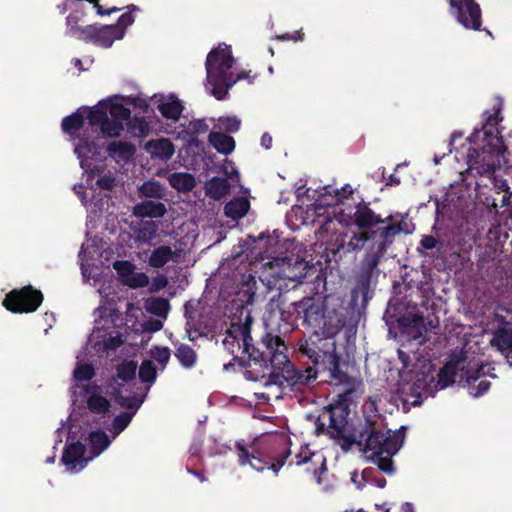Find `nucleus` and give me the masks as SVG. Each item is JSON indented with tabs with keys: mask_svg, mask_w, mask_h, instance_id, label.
<instances>
[{
	"mask_svg": "<svg viewBox=\"0 0 512 512\" xmlns=\"http://www.w3.org/2000/svg\"><path fill=\"white\" fill-rule=\"evenodd\" d=\"M140 192L146 197L161 198L164 195V188L158 181L150 180L141 186Z\"/></svg>",
	"mask_w": 512,
	"mask_h": 512,
	"instance_id": "obj_35",
	"label": "nucleus"
},
{
	"mask_svg": "<svg viewBox=\"0 0 512 512\" xmlns=\"http://www.w3.org/2000/svg\"><path fill=\"white\" fill-rule=\"evenodd\" d=\"M263 343L266 345L270 354V363L273 368L272 377L275 382L283 383V381L291 384H308L316 379L317 371L309 367L305 371L296 370L290 363L286 351V345L278 336L268 335L264 338Z\"/></svg>",
	"mask_w": 512,
	"mask_h": 512,
	"instance_id": "obj_9",
	"label": "nucleus"
},
{
	"mask_svg": "<svg viewBox=\"0 0 512 512\" xmlns=\"http://www.w3.org/2000/svg\"><path fill=\"white\" fill-rule=\"evenodd\" d=\"M152 101L167 119L176 121L183 111L182 104L174 95H154Z\"/></svg>",
	"mask_w": 512,
	"mask_h": 512,
	"instance_id": "obj_20",
	"label": "nucleus"
},
{
	"mask_svg": "<svg viewBox=\"0 0 512 512\" xmlns=\"http://www.w3.org/2000/svg\"><path fill=\"white\" fill-rule=\"evenodd\" d=\"M309 317H310V316H309V312H308V311H306V312H305V319H306V320H309Z\"/></svg>",
	"mask_w": 512,
	"mask_h": 512,
	"instance_id": "obj_53",
	"label": "nucleus"
},
{
	"mask_svg": "<svg viewBox=\"0 0 512 512\" xmlns=\"http://www.w3.org/2000/svg\"><path fill=\"white\" fill-rule=\"evenodd\" d=\"M238 460L241 466L249 465L253 470L257 472H263L266 468L270 469L277 475L278 471L284 465V461L288 454L279 458L276 462L269 464L263 459L259 452L249 451L242 444H237Z\"/></svg>",
	"mask_w": 512,
	"mask_h": 512,
	"instance_id": "obj_15",
	"label": "nucleus"
},
{
	"mask_svg": "<svg viewBox=\"0 0 512 512\" xmlns=\"http://www.w3.org/2000/svg\"><path fill=\"white\" fill-rule=\"evenodd\" d=\"M436 239L432 236H425L422 241H421V244L422 246L425 248V249H432L436 246Z\"/></svg>",
	"mask_w": 512,
	"mask_h": 512,
	"instance_id": "obj_45",
	"label": "nucleus"
},
{
	"mask_svg": "<svg viewBox=\"0 0 512 512\" xmlns=\"http://www.w3.org/2000/svg\"><path fill=\"white\" fill-rule=\"evenodd\" d=\"M162 327L163 323L161 320H150L143 325L144 330L151 332L159 331Z\"/></svg>",
	"mask_w": 512,
	"mask_h": 512,
	"instance_id": "obj_44",
	"label": "nucleus"
},
{
	"mask_svg": "<svg viewBox=\"0 0 512 512\" xmlns=\"http://www.w3.org/2000/svg\"><path fill=\"white\" fill-rule=\"evenodd\" d=\"M129 12L122 14L117 23L113 25L114 27L120 28L122 32L125 34L126 28L131 26L134 23V17L132 15L133 11H139V8L135 5L128 6Z\"/></svg>",
	"mask_w": 512,
	"mask_h": 512,
	"instance_id": "obj_41",
	"label": "nucleus"
},
{
	"mask_svg": "<svg viewBox=\"0 0 512 512\" xmlns=\"http://www.w3.org/2000/svg\"><path fill=\"white\" fill-rule=\"evenodd\" d=\"M42 301L41 291L26 286L9 292L3 300V306L13 313H31L37 310Z\"/></svg>",
	"mask_w": 512,
	"mask_h": 512,
	"instance_id": "obj_12",
	"label": "nucleus"
},
{
	"mask_svg": "<svg viewBox=\"0 0 512 512\" xmlns=\"http://www.w3.org/2000/svg\"><path fill=\"white\" fill-rule=\"evenodd\" d=\"M199 478H200L201 481L205 480L204 477H202V476H199Z\"/></svg>",
	"mask_w": 512,
	"mask_h": 512,
	"instance_id": "obj_59",
	"label": "nucleus"
},
{
	"mask_svg": "<svg viewBox=\"0 0 512 512\" xmlns=\"http://www.w3.org/2000/svg\"><path fill=\"white\" fill-rule=\"evenodd\" d=\"M131 104H134L133 97L114 95L93 107H80L62 121V129L73 144L85 182V185H75L73 190L92 214L102 211L106 193L116 186L115 174L104 171L106 155L117 163L128 162L135 154V147L123 141H112L105 145L99 136L91 137L89 131L97 128L105 137H120L130 119L131 112L127 105Z\"/></svg>",
	"mask_w": 512,
	"mask_h": 512,
	"instance_id": "obj_1",
	"label": "nucleus"
},
{
	"mask_svg": "<svg viewBox=\"0 0 512 512\" xmlns=\"http://www.w3.org/2000/svg\"><path fill=\"white\" fill-rule=\"evenodd\" d=\"M180 253L181 251L176 245H160L151 251L147 259V263L150 267L162 268L170 263H178Z\"/></svg>",
	"mask_w": 512,
	"mask_h": 512,
	"instance_id": "obj_18",
	"label": "nucleus"
},
{
	"mask_svg": "<svg viewBox=\"0 0 512 512\" xmlns=\"http://www.w3.org/2000/svg\"><path fill=\"white\" fill-rule=\"evenodd\" d=\"M224 173L232 180H239L238 171L234 168L233 164L229 161H226L223 166Z\"/></svg>",
	"mask_w": 512,
	"mask_h": 512,
	"instance_id": "obj_43",
	"label": "nucleus"
},
{
	"mask_svg": "<svg viewBox=\"0 0 512 512\" xmlns=\"http://www.w3.org/2000/svg\"><path fill=\"white\" fill-rule=\"evenodd\" d=\"M450 12L466 29L479 30L481 11L474 0H449Z\"/></svg>",
	"mask_w": 512,
	"mask_h": 512,
	"instance_id": "obj_13",
	"label": "nucleus"
},
{
	"mask_svg": "<svg viewBox=\"0 0 512 512\" xmlns=\"http://www.w3.org/2000/svg\"><path fill=\"white\" fill-rule=\"evenodd\" d=\"M78 395H82L83 401L89 413L95 416L102 424L108 422L113 414L112 397L118 396L120 404L129 409H138L144 401V396L127 398L120 395V392L109 384L107 386L95 383L86 384Z\"/></svg>",
	"mask_w": 512,
	"mask_h": 512,
	"instance_id": "obj_8",
	"label": "nucleus"
},
{
	"mask_svg": "<svg viewBox=\"0 0 512 512\" xmlns=\"http://www.w3.org/2000/svg\"><path fill=\"white\" fill-rule=\"evenodd\" d=\"M406 165H407L406 163L398 164V165H397V167H396V169H398V168H400V167H402V166H406Z\"/></svg>",
	"mask_w": 512,
	"mask_h": 512,
	"instance_id": "obj_54",
	"label": "nucleus"
},
{
	"mask_svg": "<svg viewBox=\"0 0 512 512\" xmlns=\"http://www.w3.org/2000/svg\"><path fill=\"white\" fill-rule=\"evenodd\" d=\"M228 335L231 336L234 340H236L239 344V347H243L244 351H249V345L251 341L250 330L247 323L239 326H232L230 330H228Z\"/></svg>",
	"mask_w": 512,
	"mask_h": 512,
	"instance_id": "obj_30",
	"label": "nucleus"
},
{
	"mask_svg": "<svg viewBox=\"0 0 512 512\" xmlns=\"http://www.w3.org/2000/svg\"><path fill=\"white\" fill-rule=\"evenodd\" d=\"M353 240H357L358 242H365L367 240V237L365 235H354L351 242L349 243V246L353 245Z\"/></svg>",
	"mask_w": 512,
	"mask_h": 512,
	"instance_id": "obj_48",
	"label": "nucleus"
},
{
	"mask_svg": "<svg viewBox=\"0 0 512 512\" xmlns=\"http://www.w3.org/2000/svg\"><path fill=\"white\" fill-rule=\"evenodd\" d=\"M150 356V360L157 363L159 370H164L170 358V351L166 347H155L150 351Z\"/></svg>",
	"mask_w": 512,
	"mask_h": 512,
	"instance_id": "obj_37",
	"label": "nucleus"
},
{
	"mask_svg": "<svg viewBox=\"0 0 512 512\" xmlns=\"http://www.w3.org/2000/svg\"><path fill=\"white\" fill-rule=\"evenodd\" d=\"M487 367L480 359L469 353L467 349L454 351L448 362L440 369L435 379V364L429 358H419L414 364L415 385L427 394L444 389L453 384L456 379L464 383L468 393L478 398L490 388L484 369Z\"/></svg>",
	"mask_w": 512,
	"mask_h": 512,
	"instance_id": "obj_2",
	"label": "nucleus"
},
{
	"mask_svg": "<svg viewBox=\"0 0 512 512\" xmlns=\"http://www.w3.org/2000/svg\"><path fill=\"white\" fill-rule=\"evenodd\" d=\"M284 266L282 272L277 276L281 279H288L294 282H300V280L304 277V273L302 272L305 269V265L303 262H285L282 261Z\"/></svg>",
	"mask_w": 512,
	"mask_h": 512,
	"instance_id": "obj_28",
	"label": "nucleus"
},
{
	"mask_svg": "<svg viewBox=\"0 0 512 512\" xmlns=\"http://www.w3.org/2000/svg\"><path fill=\"white\" fill-rule=\"evenodd\" d=\"M295 465H308L306 471L318 477L326 470V459L320 452H312L308 446H302L295 455Z\"/></svg>",
	"mask_w": 512,
	"mask_h": 512,
	"instance_id": "obj_17",
	"label": "nucleus"
},
{
	"mask_svg": "<svg viewBox=\"0 0 512 512\" xmlns=\"http://www.w3.org/2000/svg\"><path fill=\"white\" fill-rule=\"evenodd\" d=\"M165 206L162 203L145 201L134 207V214L139 217L158 218L164 215Z\"/></svg>",
	"mask_w": 512,
	"mask_h": 512,
	"instance_id": "obj_25",
	"label": "nucleus"
},
{
	"mask_svg": "<svg viewBox=\"0 0 512 512\" xmlns=\"http://www.w3.org/2000/svg\"><path fill=\"white\" fill-rule=\"evenodd\" d=\"M54 461H55V456H53V457H49V458H47V460H46V462H47V463H54Z\"/></svg>",
	"mask_w": 512,
	"mask_h": 512,
	"instance_id": "obj_51",
	"label": "nucleus"
},
{
	"mask_svg": "<svg viewBox=\"0 0 512 512\" xmlns=\"http://www.w3.org/2000/svg\"><path fill=\"white\" fill-rule=\"evenodd\" d=\"M144 307L147 312L162 318H166L169 311V303L163 298H149Z\"/></svg>",
	"mask_w": 512,
	"mask_h": 512,
	"instance_id": "obj_31",
	"label": "nucleus"
},
{
	"mask_svg": "<svg viewBox=\"0 0 512 512\" xmlns=\"http://www.w3.org/2000/svg\"><path fill=\"white\" fill-rule=\"evenodd\" d=\"M352 188L345 185L338 188L330 186L324 187L313 208V221H317L320 225H327L332 218L344 226L355 224L360 229H366L379 223V218L369 208L359 206L357 208L344 207L343 201L352 194Z\"/></svg>",
	"mask_w": 512,
	"mask_h": 512,
	"instance_id": "obj_6",
	"label": "nucleus"
},
{
	"mask_svg": "<svg viewBox=\"0 0 512 512\" xmlns=\"http://www.w3.org/2000/svg\"><path fill=\"white\" fill-rule=\"evenodd\" d=\"M344 410L337 406L323 412L321 419L329 420V428L335 430L338 437L347 443H356L365 457L375 463L380 470L393 472L392 457L404 443V432L385 430L380 419L368 421L365 427L350 429L343 417Z\"/></svg>",
	"mask_w": 512,
	"mask_h": 512,
	"instance_id": "obj_3",
	"label": "nucleus"
},
{
	"mask_svg": "<svg viewBox=\"0 0 512 512\" xmlns=\"http://www.w3.org/2000/svg\"><path fill=\"white\" fill-rule=\"evenodd\" d=\"M176 357L180 363L187 368L192 367L196 362L194 351L186 345H182L177 349Z\"/></svg>",
	"mask_w": 512,
	"mask_h": 512,
	"instance_id": "obj_38",
	"label": "nucleus"
},
{
	"mask_svg": "<svg viewBox=\"0 0 512 512\" xmlns=\"http://www.w3.org/2000/svg\"><path fill=\"white\" fill-rule=\"evenodd\" d=\"M146 152L153 159L161 161L169 160L175 152V148L169 139H153L145 144Z\"/></svg>",
	"mask_w": 512,
	"mask_h": 512,
	"instance_id": "obj_21",
	"label": "nucleus"
},
{
	"mask_svg": "<svg viewBox=\"0 0 512 512\" xmlns=\"http://www.w3.org/2000/svg\"><path fill=\"white\" fill-rule=\"evenodd\" d=\"M133 413H122L116 416L112 422L111 439H115L131 422Z\"/></svg>",
	"mask_w": 512,
	"mask_h": 512,
	"instance_id": "obj_32",
	"label": "nucleus"
},
{
	"mask_svg": "<svg viewBox=\"0 0 512 512\" xmlns=\"http://www.w3.org/2000/svg\"><path fill=\"white\" fill-rule=\"evenodd\" d=\"M490 344L508 358L512 351V330L506 328L497 330L490 340Z\"/></svg>",
	"mask_w": 512,
	"mask_h": 512,
	"instance_id": "obj_23",
	"label": "nucleus"
},
{
	"mask_svg": "<svg viewBox=\"0 0 512 512\" xmlns=\"http://www.w3.org/2000/svg\"><path fill=\"white\" fill-rule=\"evenodd\" d=\"M159 368L153 364L152 360H144L139 369V377L142 382L150 385L155 381Z\"/></svg>",
	"mask_w": 512,
	"mask_h": 512,
	"instance_id": "obj_33",
	"label": "nucleus"
},
{
	"mask_svg": "<svg viewBox=\"0 0 512 512\" xmlns=\"http://www.w3.org/2000/svg\"><path fill=\"white\" fill-rule=\"evenodd\" d=\"M241 122L240 120L235 116H226V117H220L218 119L217 127L219 129H224L228 132H237L240 129Z\"/></svg>",
	"mask_w": 512,
	"mask_h": 512,
	"instance_id": "obj_40",
	"label": "nucleus"
},
{
	"mask_svg": "<svg viewBox=\"0 0 512 512\" xmlns=\"http://www.w3.org/2000/svg\"><path fill=\"white\" fill-rule=\"evenodd\" d=\"M269 72H270V73H272V72H273V68H272V67H270V68H269Z\"/></svg>",
	"mask_w": 512,
	"mask_h": 512,
	"instance_id": "obj_58",
	"label": "nucleus"
},
{
	"mask_svg": "<svg viewBox=\"0 0 512 512\" xmlns=\"http://www.w3.org/2000/svg\"><path fill=\"white\" fill-rule=\"evenodd\" d=\"M205 191L211 198L219 200L228 193L229 185L225 179L216 177L206 183Z\"/></svg>",
	"mask_w": 512,
	"mask_h": 512,
	"instance_id": "obj_29",
	"label": "nucleus"
},
{
	"mask_svg": "<svg viewBox=\"0 0 512 512\" xmlns=\"http://www.w3.org/2000/svg\"><path fill=\"white\" fill-rule=\"evenodd\" d=\"M400 183V179L395 175H390L388 180V185H398Z\"/></svg>",
	"mask_w": 512,
	"mask_h": 512,
	"instance_id": "obj_49",
	"label": "nucleus"
},
{
	"mask_svg": "<svg viewBox=\"0 0 512 512\" xmlns=\"http://www.w3.org/2000/svg\"><path fill=\"white\" fill-rule=\"evenodd\" d=\"M99 293L103 301L94 312V328L85 348L76 357L77 362L73 371L74 384L71 388L72 396L75 398L85 386H80L78 382L88 381L95 374L94 367L86 359L87 355L89 354L91 357H108L123 344L122 334L118 330L120 318L117 313L115 300L106 299L108 293L102 288H99Z\"/></svg>",
	"mask_w": 512,
	"mask_h": 512,
	"instance_id": "obj_4",
	"label": "nucleus"
},
{
	"mask_svg": "<svg viewBox=\"0 0 512 512\" xmlns=\"http://www.w3.org/2000/svg\"><path fill=\"white\" fill-rule=\"evenodd\" d=\"M73 64L75 65V67L80 68V66H81V61H80L79 59H74V60H73Z\"/></svg>",
	"mask_w": 512,
	"mask_h": 512,
	"instance_id": "obj_50",
	"label": "nucleus"
},
{
	"mask_svg": "<svg viewBox=\"0 0 512 512\" xmlns=\"http://www.w3.org/2000/svg\"><path fill=\"white\" fill-rule=\"evenodd\" d=\"M291 39H293V40H295V41H296V40H298L299 38H298V37H292Z\"/></svg>",
	"mask_w": 512,
	"mask_h": 512,
	"instance_id": "obj_57",
	"label": "nucleus"
},
{
	"mask_svg": "<svg viewBox=\"0 0 512 512\" xmlns=\"http://www.w3.org/2000/svg\"><path fill=\"white\" fill-rule=\"evenodd\" d=\"M208 128L203 120L190 121L186 126L181 124V130L177 133V138L189 146L197 145V136L206 133Z\"/></svg>",
	"mask_w": 512,
	"mask_h": 512,
	"instance_id": "obj_22",
	"label": "nucleus"
},
{
	"mask_svg": "<svg viewBox=\"0 0 512 512\" xmlns=\"http://www.w3.org/2000/svg\"><path fill=\"white\" fill-rule=\"evenodd\" d=\"M228 341H229V340H228V337H226V338L224 339V343L226 344Z\"/></svg>",
	"mask_w": 512,
	"mask_h": 512,
	"instance_id": "obj_56",
	"label": "nucleus"
},
{
	"mask_svg": "<svg viewBox=\"0 0 512 512\" xmlns=\"http://www.w3.org/2000/svg\"><path fill=\"white\" fill-rule=\"evenodd\" d=\"M170 185L178 191H190L195 186V179L189 173H173L168 178Z\"/></svg>",
	"mask_w": 512,
	"mask_h": 512,
	"instance_id": "obj_27",
	"label": "nucleus"
},
{
	"mask_svg": "<svg viewBox=\"0 0 512 512\" xmlns=\"http://www.w3.org/2000/svg\"><path fill=\"white\" fill-rule=\"evenodd\" d=\"M137 364L134 361H124L117 367V378L114 380H121L127 382L134 379L136 374Z\"/></svg>",
	"mask_w": 512,
	"mask_h": 512,
	"instance_id": "obj_34",
	"label": "nucleus"
},
{
	"mask_svg": "<svg viewBox=\"0 0 512 512\" xmlns=\"http://www.w3.org/2000/svg\"><path fill=\"white\" fill-rule=\"evenodd\" d=\"M434 163L438 165L440 163V158L438 156L434 157Z\"/></svg>",
	"mask_w": 512,
	"mask_h": 512,
	"instance_id": "obj_52",
	"label": "nucleus"
},
{
	"mask_svg": "<svg viewBox=\"0 0 512 512\" xmlns=\"http://www.w3.org/2000/svg\"><path fill=\"white\" fill-rule=\"evenodd\" d=\"M300 350L314 361L319 371L321 369L328 371L332 380L337 383L345 381L346 376L339 369V359L334 352H325L322 355H318L308 344L301 345Z\"/></svg>",
	"mask_w": 512,
	"mask_h": 512,
	"instance_id": "obj_14",
	"label": "nucleus"
},
{
	"mask_svg": "<svg viewBox=\"0 0 512 512\" xmlns=\"http://www.w3.org/2000/svg\"><path fill=\"white\" fill-rule=\"evenodd\" d=\"M399 355H400V358L402 359V361L405 363V360L403 358V353L402 352H399Z\"/></svg>",
	"mask_w": 512,
	"mask_h": 512,
	"instance_id": "obj_55",
	"label": "nucleus"
},
{
	"mask_svg": "<svg viewBox=\"0 0 512 512\" xmlns=\"http://www.w3.org/2000/svg\"><path fill=\"white\" fill-rule=\"evenodd\" d=\"M272 144V137L268 133H264L261 137V145L265 149H269Z\"/></svg>",
	"mask_w": 512,
	"mask_h": 512,
	"instance_id": "obj_47",
	"label": "nucleus"
},
{
	"mask_svg": "<svg viewBox=\"0 0 512 512\" xmlns=\"http://www.w3.org/2000/svg\"><path fill=\"white\" fill-rule=\"evenodd\" d=\"M80 20L81 18L77 12L71 13L67 17L68 32L80 40L93 43L99 47L109 48L113 45L114 41L124 38L122 30L113 25H87L81 27L78 25Z\"/></svg>",
	"mask_w": 512,
	"mask_h": 512,
	"instance_id": "obj_10",
	"label": "nucleus"
},
{
	"mask_svg": "<svg viewBox=\"0 0 512 512\" xmlns=\"http://www.w3.org/2000/svg\"><path fill=\"white\" fill-rule=\"evenodd\" d=\"M128 125V130L134 136H144L149 131V126L146 121L140 118H133Z\"/></svg>",
	"mask_w": 512,
	"mask_h": 512,
	"instance_id": "obj_39",
	"label": "nucleus"
},
{
	"mask_svg": "<svg viewBox=\"0 0 512 512\" xmlns=\"http://www.w3.org/2000/svg\"><path fill=\"white\" fill-rule=\"evenodd\" d=\"M158 226L153 221H147L142 224L136 235L137 241L150 242L156 235Z\"/></svg>",
	"mask_w": 512,
	"mask_h": 512,
	"instance_id": "obj_36",
	"label": "nucleus"
},
{
	"mask_svg": "<svg viewBox=\"0 0 512 512\" xmlns=\"http://www.w3.org/2000/svg\"><path fill=\"white\" fill-rule=\"evenodd\" d=\"M249 206V202L246 198H235L226 204L225 214L232 219H240L246 215Z\"/></svg>",
	"mask_w": 512,
	"mask_h": 512,
	"instance_id": "obj_26",
	"label": "nucleus"
},
{
	"mask_svg": "<svg viewBox=\"0 0 512 512\" xmlns=\"http://www.w3.org/2000/svg\"><path fill=\"white\" fill-rule=\"evenodd\" d=\"M113 267L124 285L142 288L149 283L148 276L144 272L136 271L134 264L129 261H115Z\"/></svg>",
	"mask_w": 512,
	"mask_h": 512,
	"instance_id": "obj_16",
	"label": "nucleus"
},
{
	"mask_svg": "<svg viewBox=\"0 0 512 512\" xmlns=\"http://www.w3.org/2000/svg\"><path fill=\"white\" fill-rule=\"evenodd\" d=\"M233 57L231 48L226 44H220L209 52L206 59V90L217 99H223L228 90L242 79H248L252 83L250 71H242L234 75L232 71Z\"/></svg>",
	"mask_w": 512,
	"mask_h": 512,
	"instance_id": "obj_7",
	"label": "nucleus"
},
{
	"mask_svg": "<svg viewBox=\"0 0 512 512\" xmlns=\"http://www.w3.org/2000/svg\"><path fill=\"white\" fill-rule=\"evenodd\" d=\"M407 323V335L412 337L418 344H423L427 340V334L437 324H434L433 320H426L420 316L414 315L411 318L406 319Z\"/></svg>",
	"mask_w": 512,
	"mask_h": 512,
	"instance_id": "obj_19",
	"label": "nucleus"
},
{
	"mask_svg": "<svg viewBox=\"0 0 512 512\" xmlns=\"http://www.w3.org/2000/svg\"><path fill=\"white\" fill-rule=\"evenodd\" d=\"M369 476V472L364 470L361 474L354 472L351 474V480L356 485L358 489L363 487V483L366 481V478Z\"/></svg>",
	"mask_w": 512,
	"mask_h": 512,
	"instance_id": "obj_42",
	"label": "nucleus"
},
{
	"mask_svg": "<svg viewBox=\"0 0 512 512\" xmlns=\"http://www.w3.org/2000/svg\"><path fill=\"white\" fill-rule=\"evenodd\" d=\"M72 416L57 430L58 442L67 437V447L62 455V464L69 472H79L93 458L99 456L111 444L112 439L100 428L90 427L81 431Z\"/></svg>",
	"mask_w": 512,
	"mask_h": 512,
	"instance_id": "obj_5",
	"label": "nucleus"
},
{
	"mask_svg": "<svg viewBox=\"0 0 512 512\" xmlns=\"http://www.w3.org/2000/svg\"><path fill=\"white\" fill-rule=\"evenodd\" d=\"M166 285H167V279L164 276H162L153 281L152 289L157 291V290L164 288Z\"/></svg>",
	"mask_w": 512,
	"mask_h": 512,
	"instance_id": "obj_46",
	"label": "nucleus"
},
{
	"mask_svg": "<svg viewBox=\"0 0 512 512\" xmlns=\"http://www.w3.org/2000/svg\"><path fill=\"white\" fill-rule=\"evenodd\" d=\"M210 144L222 154H230L235 149L233 137L220 132H211L209 134Z\"/></svg>",
	"mask_w": 512,
	"mask_h": 512,
	"instance_id": "obj_24",
	"label": "nucleus"
},
{
	"mask_svg": "<svg viewBox=\"0 0 512 512\" xmlns=\"http://www.w3.org/2000/svg\"><path fill=\"white\" fill-rule=\"evenodd\" d=\"M101 244L102 241L100 239L91 237L89 232H87L86 239L79 253L83 278L87 281L93 280V285H96L99 281L102 266H104L106 262H109L112 255L110 250H103L100 253Z\"/></svg>",
	"mask_w": 512,
	"mask_h": 512,
	"instance_id": "obj_11",
	"label": "nucleus"
}]
</instances>
